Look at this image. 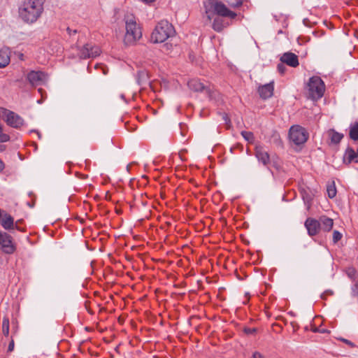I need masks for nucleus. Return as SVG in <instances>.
<instances>
[{
	"label": "nucleus",
	"mask_w": 358,
	"mask_h": 358,
	"mask_svg": "<svg viewBox=\"0 0 358 358\" xmlns=\"http://www.w3.org/2000/svg\"><path fill=\"white\" fill-rule=\"evenodd\" d=\"M203 8L207 19L211 21L213 15L218 17L214 18L212 28L217 32L222 31L229 24L220 17L234 19L237 14L231 10L224 3L217 0H207L203 3Z\"/></svg>",
	"instance_id": "1"
},
{
	"label": "nucleus",
	"mask_w": 358,
	"mask_h": 358,
	"mask_svg": "<svg viewBox=\"0 0 358 358\" xmlns=\"http://www.w3.org/2000/svg\"><path fill=\"white\" fill-rule=\"evenodd\" d=\"M44 0H24L18 8L20 18L27 24L36 22L43 12Z\"/></svg>",
	"instance_id": "2"
},
{
	"label": "nucleus",
	"mask_w": 358,
	"mask_h": 358,
	"mask_svg": "<svg viewBox=\"0 0 358 358\" xmlns=\"http://www.w3.org/2000/svg\"><path fill=\"white\" fill-rule=\"evenodd\" d=\"M126 33L124 43L127 45L133 44L142 36L141 28L137 22L136 16L131 13H127L124 17Z\"/></svg>",
	"instance_id": "3"
},
{
	"label": "nucleus",
	"mask_w": 358,
	"mask_h": 358,
	"mask_svg": "<svg viewBox=\"0 0 358 358\" xmlns=\"http://www.w3.org/2000/svg\"><path fill=\"white\" fill-rule=\"evenodd\" d=\"M175 30L171 24L166 20L160 21L155 27L151 35V41L155 43H163L174 36Z\"/></svg>",
	"instance_id": "4"
},
{
	"label": "nucleus",
	"mask_w": 358,
	"mask_h": 358,
	"mask_svg": "<svg viewBox=\"0 0 358 358\" xmlns=\"http://www.w3.org/2000/svg\"><path fill=\"white\" fill-rule=\"evenodd\" d=\"M308 96L312 100L322 98L325 91V85L319 76H313L309 79L307 86Z\"/></svg>",
	"instance_id": "5"
},
{
	"label": "nucleus",
	"mask_w": 358,
	"mask_h": 358,
	"mask_svg": "<svg viewBox=\"0 0 358 358\" xmlns=\"http://www.w3.org/2000/svg\"><path fill=\"white\" fill-rule=\"evenodd\" d=\"M308 136V133L306 129L299 125L292 126L289 129V138L296 145L304 144L307 141Z\"/></svg>",
	"instance_id": "6"
},
{
	"label": "nucleus",
	"mask_w": 358,
	"mask_h": 358,
	"mask_svg": "<svg viewBox=\"0 0 358 358\" xmlns=\"http://www.w3.org/2000/svg\"><path fill=\"white\" fill-rule=\"evenodd\" d=\"M101 53V49L99 46L87 43L78 48V57L80 59L93 58L99 56Z\"/></svg>",
	"instance_id": "7"
},
{
	"label": "nucleus",
	"mask_w": 358,
	"mask_h": 358,
	"mask_svg": "<svg viewBox=\"0 0 358 358\" xmlns=\"http://www.w3.org/2000/svg\"><path fill=\"white\" fill-rule=\"evenodd\" d=\"M0 248L3 252L8 255L14 253L16 250L13 238L6 232L0 231Z\"/></svg>",
	"instance_id": "8"
},
{
	"label": "nucleus",
	"mask_w": 358,
	"mask_h": 358,
	"mask_svg": "<svg viewBox=\"0 0 358 358\" xmlns=\"http://www.w3.org/2000/svg\"><path fill=\"white\" fill-rule=\"evenodd\" d=\"M27 78L31 85L38 86L47 81L48 75L41 71H31L27 74Z\"/></svg>",
	"instance_id": "9"
},
{
	"label": "nucleus",
	"mask_w": 358,
	"mask_h": 358,
	"mask_svg": "<svg viewBox=\"0 0 358 358\" xmlns=\"http://www.w3.org/2000/svg\"><path fill=\"white\" fill-rule=\"evenodd\" d=\"M255 156L259 162L264 166H268L271 162V157L266 149L262 145H256L255 148Z\"/></svg>",
	"instance_id": "10"
},
{
	"label": "nucleus",
	"mask_w": 358,
	"mask_h": 358,
	"mask_svg": "<svg viewBox=\"0 0 358 358\" xmlns=\"http://www.w3.org/2000/svg\"><path fill=\"white\" fill-rule=\"evenodd\" d=\"M304 226L310 236H316L320 231V221L315 218L308 217L305 221Z\"/></svg>",
	"instance_id": "11"
},
{
	"label": "nucleus",
	"mask_w": 358,
	"mask_h": 358,
	"mask_svg": "<svg viewBox=\"0 0 358 358\" xmlns=\"http://www.w3.org/2000/svg\"><path fill=\"white\" fill-rule=\"evenodd\" d=\"M7 124L13 128H20L24 124V120L17 113L13 111H8L6 114Z\"/></svg>",
	"instance_id": "12"
},
{
	"label": "nucleus",
	"mask_w": 358,
	"mask_h": 358,
	"mask_svg": "<svg viewBox=\"0 0 358 358\" xmlns=\"http://www.w3.org/2000/svg\"><path fill=\"white\" fill-rule=\"evenodd\" d=\"M274 90V81H271L269 83L265 84L264 85L259 86L258 88V92L259 96L264 99H266L270 98L273 94Z\"/></svg>",
	"instance_id": "13"
},
{
	"label": "nucleus",
	"mask_w": 358,
	"mask_h": 358,
	"mask_svg": "<svg viewBox=\"0 0 358 358\" xmlns=\"http://www.w3.org/2000/svg\"><path fill=\"white\" fill-rule=\"evenodd\" d=\"M282 63L286 64L292 67H296L299 65L298 57L292 52H285L280 58Z\"/></svg>",
	"instance_id": "14"
},
{
	"label": "nucleus",
	"mask_w": 358,
	"mask_h": 358,
	"mask_svg": "<svg viewBox=\"0 0 358 358\" xmlns=\"http://www.w3.org/2000/svg\"><path fill=\"white\" fill-rule=\"evenodd\" d=\"M318 221H320V230L325 232H329L332 229L334 226L333 219L326 215H321L319 217Z\"/></svg>",
	"instance_id": "15"
},
{
	"label": "nucleus",
	"mask_w": 358,
	"mask_h": 358,
	"mask_svg": "<svg viewBox=\"0 0 358 358\" xmlns=\"http://www.w3.org/2000/svg\"><path fill=\"white\" fill-rule=\"evenodd\" d=\"M10 61V51L8 48L0 50V68L6 67Z\"/></svg>",
	"instance_id": "16"
},
{
	"label": "nucleus",
	"mask_w": 358,
	"mask_h": 358,
	"mask_svg": "<svg viewBox=\"0 0 358 358\" xmlns=\"http://www.w3.org/2000/svg\"><path fill=\"white\" fill-rule=\"evenodd\" d=\"M187 85L189 88L195 92H201L204 90V85L198 79H191L188 81Z\"/></svg>",
	"instance_id": "17"
},
{
	"label": "nucleus",
	"mask_w": 358,
	"mask_h": 358,
	"mask_svg": "<svg viewBox=\"0 0 358 358\" xmlns=\"http://www.w3.org/2000/svg\"><path fill=\"white\" fill-rule=\"evenodd\" d=\"M1 218V224L5 229H10L13 228L14 220L8 214L3 215Z\"/></svg>",
	"instance_id": "18"
},
{
	"label": "nucleus",
	"mask_w": 358,
	"mask_h": 358,
	"mask_svg": "<svg viewBox=\"0 0 358 358\" xmlns=\"http://www.w3.org/2000/svg\"><path fill=\"white\" fill-rule=\"evenodd\" d=\"M328 136L331 139V142L332 143L337 144L340 143L343 138V134L331 129L328 131Z\"/></svg>",
	"instance_id": "19"
},
{
	"label": "nucleus",
	"mask_w": 358,
	"mask_h": 358,
	"mask_svg": "<svg viewBox=\"0 0 358 358\" xmlns=\"http://www.w3.org/2000/svg\"><path fill=\"white\" fill-rule=\"evenodd\" d=\"M349 135L352 140L358 141V122L350 125Z\"/></svg>",
	"instance_id": "20"
},
{
	"label": "nucleus",
	"mask_w": 358,
	"mask_h": 358,
	"mask_svg": "<svg viewBox=\"0 0 358 358\" xmlns=\"http://www.w3.org/2000/svg\"><path fill=\"white\" fill-rule=\"evenodd\" d=\"M9 327H10V321L9 318L6 316L3 317L2 320V332L5 336H8L9 335Z\"/></svg>",
	"instance_id": "21"
},
{
	"label": "nucleus",
	"mask_w": 358,
	"mask_h": 358,
	"mask_svg": "<svg viewBox=\"0 0 358 358\" xmlns=\"http://www.w3.org/2000/svg\"><path fill=\"white\" fill-rule=\"evenodd\" d=\"M327 191L328 196L330 199H333L336 196L337 191H336V188L334 182H332L331 183L328 184Z\"/></svg>",
	"instance_id": "22"
},
{
	"label": "nucleus",
	"mask_w": 358,
	"mask_h": 358,
	"mask_svg": "<svg viewBox=\"0 0 358 358\" xmlns=\"http://www.w3.org/2000/svg\"><path fill=\"white\" fill-rule=\"evenodd\" d=\"M241 136L243 137V138L247 141L248 143H253L255 141V136L252 132L251 131H241Z\"/></svg>",
	"instance_id": "23"
},
{
	"label": "nucleus",
	"mask_w": 358,
	"mask_h": 358,
	"mask_svg": "<svg viewBox=\"0 0 358 358\" xmlns=\"http://www.w3.org/2000/svg\"><path fill=\"white\" fill-rule=\"evenodd\" d=\"M271 162H272L273 164V166L276 169H280L281 168V163L280 162V159L278 157H272L271 158Z\"/></svg>",
	"instance_id": "24"
},
{
	"label": "nucleus",
	"mask_w": 358,
	"mask_h": 358,
	"mask_svg": "<svg viewBox=\"0 0 358 358\" xmlns=\"http://www.w3.org/2000/svg\"><path fill=\"white\" fill-rule=\"evenodd\" d=\"M10 137L8 134L3 132L1 126L0 125V143H5L8 141Z\"/></svg>",
	"instance_id": "25"
},
{
	"label": "nucleus",
	"mask_w": 358,
	"mask_h": 358,
	"mask_svg": "<svg viewBox=\"0 0 358 358\" xmlns=\"http://www.w3.org/2000/svg\"><path fill=\"white\" fill-rule=\"evenodd\" d=\"M342 238V234L338 231H334L333 233V241L337 243Z\"/></svg>",
	"instance_id": "26"
},
{
	"label": "nucleus",
	"mask_w": 358,
	"mask_h": 358,
	"mask_svg": "<svg viewBox=\"0 0 358 358\" xmlns=\"http://www.w3.org/2000/svg\"><path fill=\"white\" fill-rule=\"evenodd\" d=\"M228 3L231 8H239L243 5V0H236L235 2H228Z\"/></svg>",
	"instance_id": "27"
},
{
	"label": "nucleus",
	"mask_w": 358,
	"mask_h": 358,
	"mask_svg": "<svg viewBox=\"0 0 358 358\" xmlns=\"http://www.w3.org/2000/svg\"><path fill=\"white\" fill-rule=\"evenodd\" d=\"M278 71H279L280 73H282V74L285 73V65H284V63H282V64H279L278 65Z\"/></svg>",
	"instance_id": "28"
},
{
	"label": "nucleus",
	"mask_w": 358,
	"mask_h": 358,
	"mask_svg": "<svg viewBox=\"0 0 358 358\" xmlns=\"http://www.w3.org/2000/svg\"><path fill=\"white\" fill-rule=\"evenodd\" d=\"M303 199L305 201V202L307 203V209L309 210L310 208V202H311V198H305L304 196H303Z\"/></svg>",
	"instance_id": "29"
},
{
	"label": "nucleus",
	"mask_w": 358,
	"mask_h": 358,
	"mask_svg": "<svg viewBox=\"0 0 358 358\" xmlns=\"http://www.w3.org/2000/svg\"><path fill=\"white\" fill-rule=\"evenodd\" d=\"M14 346H15L14 341H13V339H12L8 345V351L12 352L14 350Z\"/></svg>",
	"instance_id": "30"
},
{
	"label": "nucleus",
	"mask_w": 358,
	"mask_h": 358,
	"mask_svg": "<svg viewBox=\"0 0 358 358\" xmlns=\"http://www.w3.org/2000/svg\"><path fill=\"white\" fill-rule=\"evenodd\" d=\"M341 341L343 343H345V344H347L348 345L350 346L351 348H354L355 347V344L352 342H351L350 341H349V340L343 338Z\"/></svg>",
	"instance_id": "31"
},
{
	"label": "nucleus",
	"mask_w": 358,
	"mask_h": 358,
	"mask_svg": "<svg viewBox=\"0 0 358 358\" xmlns=\"http://www.w3.org/2000/svg\"><path fill=\"white\" fill-rule=\"evenodd\" d=\"M252 358H264V355L259 352H255Z\"/></svg>",
	"instance_id": "32"
},
{
	"label": "nucleus",
	"mask_w": 358,
	"mask_h": 358,
	"mask_svg": "<svg viewBox=\"0 0 358 358\" xmlns=\"http://www.w3.org/2000/svg\"><path fill=\"white\" fill-rule=\"evenodd\" d=\"M5 169V164L4 162L0 159V173L3 171Z\"/></svg>",
	"instance_id": "33"
},
{
	"label": "nucleus",
	"mask_w": 358,
	"mask_h": 358,
	"mask_svg": "<svg viewBox=\"0 0 358 358\" xmlns=\"http://www.w3.org/2000/svg\"><path fill=\"white\" fill-rule=\"evenodd\" d=\"M313 331H314V332H320V333H325V332H327V331H326L325 329H317V328H316V329H315L313 330Z\"/></svg>",
	"instance_id": "34"
},
{
	"label": "nucleus",
	"mask_w": 358,
	"mask_h": 358,
	"mask_svg": "<svg viewBox=\"0 0 358 358\" xmlns=\"http://www.w3.org/2000/svg\"><path fill=\"white\" fill-rule=\"evenodd\" d=\"M164 48H165L166 50H169L170 49L171 47H172L171 45H169L168 43H166L163 45Z\"/></svg>",
	"instance_id": "35"
},
{
	"label": "nucleus",
	"mask_w": 358,
	"mask_h": 358,
	"mask_svg": "<svg viewBox=\"0 0 358 358\" xmlns=\"http://www.w3.org/2000/svg\"><path fill=\"white\" fill-rule=\"evenodd\" d=\"M142 1L145 3H151L154 1H155L156 0H142Z\"/></svg>",
	"instance_id": "36"
},
{
	"label": "nucleus",
	"mask_w": 358,
	"mask_h": 358,
	"mask_svg": "<svg viewBox=\"0 0 358 358\" xmlns=\"http://www.w3.org/2000/svg\"><path fill=\"white\" fill-rule=\"evenodd\" d=\"M255 329H245V332L249 334V333H252L253 331H255Z\"/></svg>",
	"instance_id": "37"
},
{
	"label": "nucleus",
	"mask_w": 358,
	"mask_h": 358,
	"mask_svg": "<svg viewBox=\"0 0 358 358\" xmlns=\"http://www.w3.org/2000/svg\"><path fill=\"white\" fill-rule=\"evenodd\" d=\"M100 67L102 69L103 74H106V71L105 70L104 67L102 66H101Z\"/></svg>",
	"instance_id": "38"
},
{
	"label": "nucleus",
	"mask_w": 358,
	"mask_h": 358,
	"mask_svg": "<svg viewBox=\"0 0 358 358\" xmlns=\"http://www.w3.org/2000/svg\"><path fill=\"white\" fill-rule=\"evenodd\" d=\"M121 98H122V99H124V95H122V96H121Z\"/></svg>",
	"instance_id": "39"
}]
</instances>
